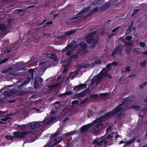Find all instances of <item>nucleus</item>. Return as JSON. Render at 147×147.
<instances>
[{
  "label": "nucleus",
  "mask_w": 147,
  "mask_h": 147,
  "mask_svg": "<svg viewBox=\"0 0 147 147\" xmlns=\"http://www.w3.org/2000/svg\"><path fill=\"white\" fill-rule=\"evenodd\" d=\"M111 115H112L111 111L105 114L104 115L102 116L101 118H99L97 119L94 121L93 123L95 125V126L97 128H99L100 126H102V118L106 119L110 117Z\"/></svg>",
  "instance_id": "1"
},
{
  "label": "nucleus",
  "mask_w": 147,
  "mask_h": 147,
  "mask_svg": "<svg viewBox=\"0 0 147 147\" xmlns=\"http://www.w3.org/2000/svg\"><path fill=\"white\" fill-rule=\"evenodd\" d=\"M87 47L88 46L86 43H84L82 42H80V44H78L75 47V48H78L77 52V54H79L82 51L85 52L87 49Z\"/></svg>",
  "instance_id": "2"
},
{
  "label": "nucleus",
  "mask_w": 147,
  "mask_h": 147,
  "mask_svg": "<svg viewBox=\"0 0 147 147\" xmlns=\"http://www.w3.org/2000/svg\"><path fill=\"white\" fill-rule=\"evenodd\" d=\"M122 46L121 45H118L115 47L110 55L111 57L115 58V55L117 54L119 55H121L122 54Z\"/></svg>",
  "instance_id": "3"
},
{
  "label": "nucleus",
  "mask_w": 147,
  "mask_h": 147,
  "mask_svg": "<svg viewBox=\"0 0 147 147\" xmlns=\"http://www.w3.org/2000/svg\"><path fill=\"white\" fill-rule=\"evenodd\" d=\"M86 42L88 44L93 43V45L89 46L90 49L93 48L98 43V39H94V37H85Z\"/></svg>",
  "instance_id": "4"
},
{
  "label": "nucleus",
  "mask_w": 147,
  "mask_h": 147,
  "mask_svg": "<svg viewBox=\"0 0 147 147\" xmlns=\"http://www.w3.org/2000/svg\"><path fill=\"white\" fill-rule=\"evenodd\" d=\"M29 132L25 131L20 132L18 131H14L13 133L14 138L21 139L24 138L25 136L27 135Z\"/></svg>",
  "instance_id": "5"
},
{
  "label": "nucleus",
  "mask_w": 147,
  "mask_h": 147,
  "mask_svg": "<svg viewBox=\"0 0 147 147\" xmlns=\"http://www.w3.org/2000/svg\"><path fill=\"white\" fill-rule=\"evenodd\" d=\"M121 106H119V104L118 106L117 107L112 111H111L112 113V115H114L121 111H125L127 109V106H125L123 108L120 107Z\"/></svg>",
  "instance_id": "6"
},
{
  "label": "nucleus",
  "mask_w": 147,
  "mask_h": 147,
  "mask_svg": "<svg viewBox=\"0 0 147 147\" xmlns=\"http://www.w3.org/2000/svg\"><path fill=\"white\" fill-rule=\"evenodd\" d=\"M62 137H59L51 141L49 145V147H54L57 144L62 141L63 140Z\"/></svg>",
  "instance_id": "7"
},
{
  "label": "nucleus",
  "mask_w": 147,
  "mask_h": 147,
  "mask_svg": "<svg viewBox=\"0 0 147 147\" xmlns=\"http://www.w3.org/2000/svg\"><path fill=\"white\" fill-rule=\"evenodd\" d=\"M103 77L102 74H98L96 76H94L92 79V82H95L96 84L98 85L101 81V79Z\"/></svg>",
  "instance_id": "8"
},
{
  "label": "nucleus",
  "mask_w": 147,
  "mask_h": 147,
  "mask_svg": "<svg viewBox=\"0 0 147 147\" xmlns=\"http://www.w3.org/2000/svg\"><path fill=\"white\" fill-rule=\"evenodd\" d=\"M77 42L76 41L74 40H73L68 45H67L64 49L62 50V52H65L66 51L68 50L70 48H72L74 47L75 48L76 47V44Z\"/></svg>",
  "instance_id": "9"
},
{
  "label": "nucleus",
  "mask_w": 147,
  "mask_h": 147,
  "mask_svg": "<svg viewBox=\"0 0 147 147\" xmlns=\"http://www.w3.org/2000/svg\"><path fill=\"white\" fill-rule=\"evenodd\" d=\"M32 123L28 124V127L32 129H34L38 128L41 126L40 123L39 122H36L35 123L32 124Z\"/></svg>",
  "instance_id": "10"
},
{
  "label": "nucleus",
  "mask_w": 147,
  "mask_h": 147,
  "mask_svg": "<svg viewBox=\"0 0 147 147\" xmlns=\"http://www.w3.org/2000/svg\"><path fill=\"white\" fill-rule=\"evenodd\" d=\"M17 43V42L16 43H13V44L10 45L9 47V49H6L5 50H4V49L3 50V51L4 53L6 54L9 53L11 51H13V50H14L15 49H13L17 46L16 45L18 44V43Z\"/></svg>",
  "instance_id": "11"
},
{
  "label": "nucleus",
  "mask_w": 147,
  "mask_h": 147,
  "mask_svg": "<svg viewBox=\"0 0 147 147\" xmlns=\"http://www.w3.org/2000/svg\"><path fill=\"white\" fill-rule=\"evenodd\" d=\"M92 123H89L86 125L83 126L81 128V132L82 133H84L88 130L89 128L92 127Z\"/></svg>",
  "instance_id": "12"
},
{
  "label": "nucleus",
  "mask_w": 147,
  "mask_h": 147,
  "mask_svg": "<svg viewBox=\"0 0 147 147\" xmlns=\"http://www.w3.org/2000/svg\"><path fill=\"white\" fill-rule=\"evenodd\" d=\"M109 92H105L104 93H100L99 95L97 94H92L90 95V96L92 98H98L99 96L105 97L108 95Z\"/></svg>",
  "instance_id": "13"
},
{
  "label": "nucleus",
  "mask_w": 147,
  "mask_h": 147,
  "mask_svg": "<svg viewBox=\"0 0 147 147\" xmlns=\"http://www.w3.org/2000/svg\"><path fill=\"white\" fill-rule=\"evenodd\" d=\"M104 34V32H98L97 31H95L90 33L88 35V37H93L95 36H105V35H103Z\"/></svg>",
  "instance_id": "14"
},
{
  "label": "nucleus",
  "mask_w": 147,
  "mask_h": 147,
  "mask_svg": "<svg viewBox=\"0 0 147 147\" xmlns=\"http://www.w3.org/2000/svg\"><path fill=\"white\" fill-rule=\"evenodd\" d=\"M86 85L85 84H80L79 85L74 86V90H76L75 91L78 92L80 90L86 88Z\"/></svg>",
  "instance_id": "15"
},
{
  "label": "nucleus",
  "mask_w": 147,
  "mask_h": 147,
  "mask_svg": "<svg viewBox=\"0 0 147 147\" xmlns=\"http://www.w3.org/2000/svg\"><path fill=\"white\" fill-rule=\"evenodd\" d=\"M120 28V27L119 26L113 29L112 31V33L109 37L117 36V33L119 31Z\"/></svg>",
  "instance_id": "16"
},
{
  "label": "nucleus",
  "mask_w": 147,
  "mask_h": 147,
  "mask_svg": "<svg viewBox=\"0 0 147 147\" xmlns=\"http://www.w3.org/2000/svg\"><path fill=\"white\" fill-rule=\"evenodd\" d=\"M131 101V100L130 97H126L123 99V101L121 104H119V106H122L123 105L127 104L128 102Z\"/></svg>",
  "instance_id": "17"
},
{
  "label": "nucleus",
  "mask_w": 147,
  "mask_h": 147,
  "mask_svg": "<svg viewBox=\"0 0 147 147\" xmlns=\"http://www.w3.org/2000/svg\"><path fill=\"white\" fill-rule=\"evenodd\" d=\"M30 78L29 77H28L26 80L25 81H24L22 84H21L20 85H19L18 86V87L19 88H21L23 87L24 85H26L28 84L30 82Z\"/></svg>",
  "instance_id": "18"
},
{
  "label": "nucleus",
  "mask_w": 147,
  "mask_h": 147,
  "mask_svg": "<svg viewBox=\"0 0 147 147\" xmlns=\"http://www.w3.org/2000/svg\"><path fill=\"white\" fill-rule=\"evenodd\" d=\"M76 133V131H73L69 132L67 133H66L63 134L62 135V136L63 138H65L66 137H67L70 136H72L75 134Z\"/></svg>",
  "instance_id": "19"
},
{
  "label": "nucleus",
  "mask_w": 147,
  "mask_h": 147,
  "mask_svg": "<svg viewBox=\"0 0 147 147\" xmlns=\"http://www.w3.org/2000/svg\"><path fill=\"white\" fill-rule=\"evenodd\" d=\"M15 125L17 126V127L18 128V129L20 130H24L26 128V126H28V124L27 125L26 124L19 125L18 124H16Z\"/></svg>",
  "instance_id": "20"
},
{
  "label": "nucleus",
  "mask_w": 147,
  "mask_h": 147,
  "mask_svg": "<svg viewBox=\"0 0 147 147\" xmlns=\"http://www.w3.org/2000/svg\"><path fill=\"white\" fill-rule=\"evenodd\" d=\"M105 0H95L92 2L91 4L93 5H97L100 4Z\"/></svg>",
  "instance_id": "21"
},
{
  "label": "nucleus",
  "mask_w": 147,
  "mask_h": 147,
  "mask_svg": "<svg viewBox=\"0 0 147 147\" xmlns=\"http://www.w3.org/2000/svg\"><path fill=\"white\" fill-rule=\"evenodd\" d=\"M110 5L109 3H108L105 4H104L100 8V10L101 11H104L107 9L109 7V6Z\"/></svg>",
  "instance_id": "22"
},
{
  "label": "nucleus",
  "mask_w": 147,
  "mask_h": 147,
  "mask_svg": "<svg viewBox=\"0 0 147 147\" xmlns=\"http://www.w3.org/2000/svg\"><path fill=\"white\" fill-rule=\"evenodd\" d=\"M60 133V132L57 130L54 134H52L50 137L51 140H52L54 138L57 137L59 135Z\"/></svg>",
  "instance_id": "23"
},
{
  "label": "nucleus",
  "mask_w": 147,
  "mask_h": 147,
  "mask_svg": "<svg viewBox=\"0 0 147 147\" xmlns=\"http://www.w3.org/2000/svg\"><path fill=\"white\" fill-rule=\"evenodd\" d=\"M76 31L77 30H72L66 32L65 33V35L66 36H70L74 34Z\"/></svg>",
  "instance_id": "24"
},
{
  "label": "nucleus",
  "mask_w": 147,
  "mask_h": 147,
  "mask_svg": "<svg viewBox=\"0 0 147 147\" xmlns=\"http://www.w3.org/2000/svg\"><path fill=\"white\" fill-rule=\"evenodd\" d=\"M136 139V138H134L130 140L129 141H126V142L125 144V145L126 146V145L132 144L135 141Z\"/></svg>",
  "instance_id": "25"
},
{
  "label": "nucleus",
  "mask_w": 147,
  "mask_h": 147,
  "mask_svg": "<svg viewBox=\"0 0 147 147\" xmlns=\"http://www.w3.org/2000/svg\"><path fill=\"white\" fill-rule=\"evenodd\" d=\"M84 94V93H83V92H81L76 94L74 96V97H75L78 98L82 97L85 96Z\"/></svg>",
  "instance_id": "26"
},
{
  "label": "nucleus",
  "mask_w": 147,
  "mask_h": 147,
  "mask_svg": "<svg viewBox=\"0 0 147 147\" xmlns=\"http://www.w3.org/2000/svg\"><path fill=\"white\" fill-rule=\"evenodd\" d=\"M11 115L9 114H8L6 115V116L3 115V116L5 118H1V120L3 121H6L8 119H10V117H9V116H10Z\"/></svg>",
  "instance_id": "27"
},
{
  "label": "nucleus",
  "mask_w": 147,
  "mask_h": 147,
  "mask_svg": "<svg viewBox=\"0 0 147 147\" xmlns=\"http://www.w3.org/2000/svg\"><path fill=\"white\" fill-rule=\"evenodd\" d=\"M14 93L19 95H22L24 94V92L22 91L16 90L15 91Z\"/></svg>",
  "instance_id": "28"
},
{
  "label": "nucleus",
  "mask_w": 147,
  "mask_h": 147,
  "mask_svg": "<svg viewBox=\"0 0 147 147\" xmlns=\"http://www.w3.org/2000/svg\"><path fill=\"white\" fill-rule=\"evenodd\" d=\"M90 7H86L83 10L80 11V13L77 14V15L78 16L80 15V14L84 13L89 10Z\"/></svg>",
  "instance_id": "29"
},
{
  "label": "nucleus",
  "mask_w": 147,
  "mask_h": 147,
  "mask_svg": "<svg viewBox=\"0 0 147 147\" xmlns=\"http://www.w3.org/2000/svg\"><path fill=\"white\" fill-rule=\"evenodd\" d=\"M29 62V61H28V62L26 63L25 64H23L21 62H19L16 63V65L17 67H20L21 66H23L24 65H27L28 63Z\"/></svg>",
  "instance_id": "30"
},
{
  "label": "nucleus",
  "mask_w": 147,
  "mask_h": 147,
  "mask_svg": "<svg viewBox=\"0 0 147 147\" xmlns=\"http://www.w3.org/2000/svg\"><path fill=\"white\" fill-rule=\"evenodd\" d=\"M5 138L6 139L11 141L13 140L14 138L13 136H11L9 135H6L5 136Z\"/></svg>",
  "instance_id": "31"
},
{
  "label": "nucleus",
  "mask_w": 147,
  "mask_h": 147,
  "mask_svg": "<svg viewBox=\"0 0 147 147\" xmlns=\"http://www.w3.org/2000/svg\"><path fill=\"white\" fill-rule=\"evenodd\" d=\"M39 82L34 80V87L36 89H38L39 88Z\"/></svg>",
  "instance_id": "32"
},
{
  "label": "nucleus",
  "mask_w": 147,
  "mask_h": 147,
  "mask_svg": "<svg viewBox=\"0 0 147 147\" xmlns=\"http://www.w3.org/2000/svg\"><path fill=\"white\" fill-rule=\"evenodd\" d=\"M61 108V105H58L57 106H55L54 108V109L57 112L59 111Z\"/></svg>",
  "instance_id": "33"
},
{
  "label": "nucleus",
  "mask_w": 147,
  "mask_h": 147,
  "mask_svg": "<svg viewBox=\"0 0 147 147\" xmlns=\"http://www.w3.org/2000/svg\"><path fill=\"white\" fill-rule=\"evenodd\" d=\"M107 70L106 68H104L100 72V73L99 74H102L107 72Z\"/></svg>",
  "instance_id": "34"
},
{
  "label": "nucleus",
  "mask_w": 147,
  "mask_h": 147,
  "mask_svg": "<svg viewBox=\"0 0 147 147\" xmlns=\"http://www.w3.org/2000/svg\"><path fill=\"white\" fill-rule=\"evenodd\" d=\"M131 108L137 111L139 110L140 109V107L139 106L133 105L131 106Z\"/></svg>",
  "instance_id": "35"
},
{
  "label": "nucleus",
  "mask_w": 147,
  "mask_h": 147,
  "mask_svg": "<svg viewBox=\"0 0 147 147\" xmlns=\"http://www.w3.org/2000/svg\"><path fill=\"white\" fill-rule=\"evenodd\" d=\"M90 92V89L88 88L86 89H85L83 91V92L85 96L86 95V94L89 93Z\"/></svg>",
  "instance_id": "36"
},
{
  "label": "nucleus",
  "mask_w": 147,
  "mask_h": 147,
  "mask_svg": "<svg viewBox=\"0 0 147 147\" xmlns=\"http://www.w3.org/2000/svg\"><path fill=\"white\" fill-rule=\"evenodd\" d=\"M132 24H133V23H131V24L130 25V26L128 27V28L127 29V30H126V33L127 34H128V33H129L131 32V28L132 27L131 25Z\"/></svg>",
  "instance_id": "37"
},
{
  "label": "nucleus",
  "mask_w": 147,
  "mask_h": 147,
  "mask_svg": "<svg viewBox=\"0 0 147 147\" xmlns=\"http://www.w3.org/2000/svg\"><path fill=\"white\" fill-rule=\"evenodd\" d=\"M146 63L147 62L145 60L141 62L140 63V65L142 66V67H144L145 66Z\"/></svg>",
  "instance_id": "38"
},
{
  "label": "nucleus",
  "mask_w": 147,
  "mask_h": 147,
  "mask_svg": "<svg viewBox=\"0 0 147 147\" xmlns=\"http://www.w3.org/2000/svg\"><path fill=\"white\" fill-rule=\"evenodd\" d=\"M101 61L99 59H97L94 61V63L95 64H100L101 63Z\"/></svg>",
  "instance_id": "39"
},
{
  "label": "nucleus",
  "mask_w": 147,
  "mask_h": 147,
  "mask_svg": "<svg viewBox=\"0 0 147 147\" xmlns=\"http://www.w3.org/2000/svg\"><path fill=\"white\" fill-rule=\"evenodd\" d=\"M147 84V82H144V83L141 84L140 85V88H142L144 87Z\"/></svg>",
  "instance_id": "40"
},
{
  "label": "nucleus",
  "mask_w": 147,
  "mask_h": 147,
  "mask_svg": "<svg viewBox=\"0 0 147 147\" xmlns=\"http://www.w3.org/2000/svg\"><path fill=\"white\" fill-rule=\"evenodd\" d=\"M139 9H136L134 10V12L131 15V17H134V16L135 14H137L138 13V12L139 11Z\"/></svg>",
  "instance_id": "41"
},
{
  "label": "nucleus",
  "mask_w": 147,
  "mask_h": 147,
  "mask_svg": "<svg viewBox=\"0 0 147 147\" xmlns=\"http://www.w3.org/2000/svg\"><path fill=\"white\" fill-rule=\"evenodd\" d=\"M103 141L101 140L100 142H98L96 144L94 145V147H99L102 144Z\"/></svg>",
  "instance_id": "42"
},
{
  "label": "nucleus",
  "mask_w": 147,
  "mask_h": 147,
  "mask_svg": "<svg viewBox=\"0 0 147 147\" xmlns=\"http://www.w3.org/2000/svg\"><path fill=\"white\" fill-rule=\"evenodd\" d=\"M73 50H68L66 53V55L67 56L70 55L73 52Z\"/></svg>",
  "instance_id": "43"
},
{
  "label": "nucleus",
  "mask_w": 147,
  "mask_h": 147,
  "mask_svg": "<svg viewBox=\"0 0 147 147\" xmlns=\"http://www.w3.org/2000/svg\"><path fill=\"white\" fill-rule=\"evenodd\" d=\"M125 72H130V67L129 66H127L125 67Z\"/></svg>",
  "instance_id": "44"
},
{
  "label": "nucleus",
  "mask_w": 147,
  "mask_h": 147,
  "mask_svg": "<svg viewBox=\"0 0 147 147\" xmlns=\"http://www.w3.org/2000/svg\"><path fill=\"white\" fill-rule=\"evenodd\" d=\"M5 26L4 24H1L0 25V30H3L5 29Z\"/></svg>",
  "instance_id": "45"
},
{
  "label": "nucleus",
  "mask_w": 147,
  "mask_h": 147,
  "mask_svg": "<svg viewBox=\"0 0 147 147\" xmlns=\"http://www.w3.org/2000/svg\"><path fill=\"white\" fill-rule=\"evenodd\" d=\"M112 65V64L109 63L107 64L106 65V67L109 70H110Z\"/></svg>",
  "instance_id": "46"
},
{
  "label": "nucleus",
  "mask_w": 147,
  "mask_h": 147,
  "mask_svg": "<svg viewBox=\"0 0 147 147\" xmlns=\"http://www.w3.org/2000/svg\"><path fill=\"white\" fill-rule=\"evenodd\" d=\"M130 49L129 48H126L125 49V51L127 54H128L130 53Z\"/></svg>",
  "instance_id": "47"
},
{
  "label": "nucleus",
  "mask_w": 147,
  "mask_h": 147,
  "mask_svg": "<svg viewBox=\"0 0 147 147\" xmlns=\"http://www.w3.org/2000/svg\"><path fill=\"white\" fill-rule=\"evenodd\" d=\"M65 94L66 95H71L73 93V92L71 91H66L65 92Z\"/></svg>",
  "instance_id": "48"
},
{
  "label": "nucleus",
  "mask_w": 147,
  "mask_h": 147,
  "mask_svg": "<svg viewBox=\"0 0 147 147\" xmlns=\"http://www.w3.org/2000/svg\"><path fill=\"white\" fill-rule=\"evenodd\" d=\"M140 45L143 48H144L146 46V43L144 42H140Z\"/></svg>",
  "instance_id": "49"
},
{
  "label": "nucleus",
  "mask_w": 147,
  "mask_h": 147,
  "mask_svg": "<svg viewBox=\"0 0 147 147\" xmlns=\"http://www.w3.org/2000/svg\"><path fill=\"white\" fill-rule=\"evenodd\" d=\"M44 122L45 123H46L47 124H48L51 122L50 120L49 119H47L45 120Z\"/></svg>",
  "instance_id": "50"
},
{
  "label": "nucleus",
  "mask_w": 147,
  "mask_h": 147,
  "mask_svg": "<svg viewBox=\"0 0 147 147\" xmlns=\"http://www.w3.org/2000/svg\"><path fill=\"white\" fill-rule=\"evenodd\" d=\"M8 59L7 58H5L2 60L1 63H5L7 62L8 61Z\"/></svg>",
  "instance_id": "51"
},
{
  "label": "nucleus",
  "mask_w": 147,
  "mask_h": 147,
  "mask_svg": "<svg viewBox=\"0 0 147 147\" xmlns=\"http://www.w3.org/2000/svg\"><path fill=\"white\" fill-rule=\"evenodd\" d=\"M79 103V101L78 100H74L72 101V105H75L77 104H78Z\"/></svg>",
  "instance_id": "52"
},
{
  "label": "nucleus",
  "mask_w": 147,
  "mask_h": 147,
  "mask_svg": "<svg viewBox=\"0 0 147 147\" xmlns=\"http://www.w3.org/2000/svg\"><path fill=\"white\" fill-rule=\"evenodd\" d=\"M78 57V56L76 54H74L71 56V58L73 59H76Z\"/></svg>",
  "instance_id": "53"
},
{
  "label": "nucleus",
  "mask_w": 147,
  "mask_h": 147,
  "mask_svg": "<svg viewBox=\"0 0 147 147\" xmlns=\"http://www.w3.org/2000/svg\"><path fill=\"white\" fill-rule=\"evenodd\" d=\"M50 57L51 58L53 59L56 60V56L53 54L50 55Z\"/></svg>",
  "instance_id": "54"
},
{
  "label": "nucleus",
  "mask_w": 147,
  "mask_h": 147,
  "mask_svg": "<svg viewBox=\"0 0 147 147\" xmlns=\"http://www.w3.org/2000/svg\"><path fill=\"white\" fill-rule=\"evenodd\" d=\"M133 44L131 42H127L125 43V46H132Z\"/></svg>",
  "instance_id": "55"
},
{
  "label": "nucleus",
  "mask_w": 147,
  "mask_h": 147,
  "mask_svg": "<svg viewBox=\"0 0 147 147\" xmlns=\"http://www.w3.org/2000/svg\"><path fill=\"white\" fill-rule=\"evenodd\" d=\"M28 72L30 73L33 74L34 72V69H33L31 68L28 70Z\"/></svg>",
  "instance_id": "56"
},
{
  "label": "nucleus",
  "mask_w": 147,
  "mask_h": 147,
  "mask_svg": "<svg viewBox=\"0 0 147 147\" xmlns=\"http://www.w3.org/2000/svg\"><path fill=\"white\" fill-rule=\"evenodd\" d=\"M111 63L112 64V65H115V66H117L118 65V63L117 62L115 61L112 62Z\"/></svg>",
  "instance_id": "57"
},
{
  "label": "nucleus",
  "mask_w": 147,
  "mask_h": 147,
  "mask_svg": "<svg viewBox=\"0 0 147 147\" xmlns=\"http://www.w3.org/2000/svg\"><path fill=\"white\" fill-rule=\"evenodd\" d=\"M56 119V117H52L51 118V119L50 120L51 122L55 121Z\"/></svg>",
  "instance_id": "58"
},
{
  "label": "nucleus",
  "mask_w": 147,
  "mask_h": 147,
  "mask_svg": "<svg viewBox=\"0 0 147 147\" xmlns=\"http://www.w3.org/2000/svg\"><path fill=\"white\" fill-rule=\"evenodd\" d=\"M54 87L55 86L53 85H49L48 86V87L49 88L50 90L53 89Z\"/></svg>",
  "instance_id": "59"
},
{
  "label": "nucleus",
  "mask_w": 147,
  "mask_h": 147,
  "mask_svg": "<svg viewBox=\"0 0 147 147\" xmlns=\"http://www.w3.org/2000/svg\"><path fill=\"white\" fill-rule=\"evenodd\" d=\"M66 95L65 93L63 94H60L58 95V96L59 97H62Z\"/></svg>",
  "instance_id": "60"
},
{
  "label": "nucleus",
  "mask_w": 147,
  "mask_h": 147,
  "mask_svg": "<svg viewBox=\"0 0 147 147\" xmlns=\"http://www.w3.org/2000/svg\"><path fill=\"white\" fill-rule=\"evenodd\" d=\"M147 108L145 107L144 108L141 109V111H142L143 112H145L146 111Z\"/></svg>",
  "instance_id": "61"
},
{
  "label": "nucleus",
  "mask_w": 147,
  "mask_h": 147,
  "mask_svg": "<svg viewBox=\"0 0 147 147\" xmlns=\"http://www.w3.org/2000/svg\"><path fill=\"white\" fill-rule=\"evenodd\" d=\"M90 65L89 64H85L84 66L83 67L85 68H87L88 67H89Z\"/></svg>",
  "instance_id": "62"
},
{
  "label": "nucleus",
  "mask_w": 147,
  "mask_h": 147,
  "mask_svg": "<svg viewBox=\"0 0 147 147\" xmlns=\"http://www.w3.org/2000/svg\"><path fill=\"white\" fill-rule=\"evenodd\" d=\"M132 38V37H125V39L128 41L130 40Z\"/></svg>",
  "instance_id": "63"
},
{
  "label": "nucleus",
  "mask_w": 147,
  "mask_h": 147,
  "mask_svg": "<svg viewBox=\"0 0 147 147\" xmlns=\"http://www.w3.org/2000/svg\"><path fill=\"white\" fill-rule=\"evenodd\" d=\"M39 80H40L39 77H36L35 78L34 80L37 81V82H39Z\"/></svg>",
  "instance_id": "64"
}]
</instances>
